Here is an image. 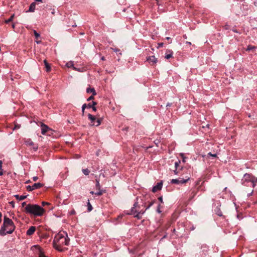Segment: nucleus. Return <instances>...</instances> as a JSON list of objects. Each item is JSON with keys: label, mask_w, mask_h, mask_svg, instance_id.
I'll return each instance as SVG.
<instances>
[{"label": "nucleus", "mask_w": 257, "mask_h": 257, "mask_svg": "<svg viewBox=\"0 0 257 257\" xmlns=\"http://www.w3.org/2000/svg\"><path fill=\"white\" fill-rule=\"evenodd\" d=\"M171 105H172V103H168L167 104L166 106H167V107L170 106Z\"/></svg>", "instance_id": "obj_45"}, {"label": "nucleus", "mask_w": 257, "mask_h": 257, "mask_svg": "<svg viewBox=\"0 0 257 257\" xmlns=\"http://www.w3.org/2000/svg\"><path fill=\"white\" fill-rule=\"evenodd\" d=\"M44 63L45 64V66L46 67V71L47 72H50L51 71V67L49 65V64L48 63L46 60H45L44 61Z\"/></svg>", "instance_id": "obj_19"}, {"label": "nucleus", "mask_w": 257, "mask_h": 257, "mask_svg": "<svg viewBox=\"0 0 257 257\" xmlns=\"http://www.w3.org/2000/svg\"><path fill=\"white\" fill-rule=\"evenodd\" d=\"M96 187L97 188V189H98V190H100V185H99V181L97 180H96Z\"/></svg>", "instance_id": "obj_32"}, {"label": "nucleus", "mask_w": 257, "mask_h": 257, "mask_svg": "<svg viewBox=\"0 0 257 257\" xmlns=\"http://www.w3.org/2000/svg\"><path fill=\"white\" fill-rule=\"evenodd\" d=\"M194 229H195V227H194V226H192V227H191V228H190V229H191V230H194Z\"/></svg>", "instance_id": "obj_50"}, {"label": "nucleus", "mask_w": 257, "mask_h": 257, "mask_svg": "<svg viewBox=\"0 0 257 257\" xmlns=\"http://www.w3.org/2000/svg\"><path fill=\"white\" fill-rule=\"evenodd\" d=\"M114 51H115L116 52H119V51H120V50H119V49H115L114 50Z\"/></svg>", "instance_id": "obj_46"}, {"label": "nucleus", "mask_w": 257, "mask_h": 257, "mask_svg": "<svg viewBox=\"0 0 257 257\" xmlns=\"http://www.w3.org/2000/svg\"><path fill=\"white\" fill-rule=\"evenodd\" d=\"M101 118H98L96 120L97 124H95V125L97 126L101 124Z\"/></svg>", "instance_id": "obj_28"}, {"label": "nucleus", "mask_w": 257, "mask_h": 257, "mask_svg": "<svg viewBox=\"0 0 257 257\" xmlns=\"http://www.w3.org/2000/svg\"><path fill=\"white\" fill-rule=\"evenodd\" d=\"M38 247H39V251L40 252V251H42L41 250H40V248L39 247V246H38Z\"/></svg>", "instance_id": "obj_58"}, {"label": "nucleus", "mask_w": 257, "mask_h": 257, "mask_svg": "<svg viewBox=\"0 0 257 257\" xmlns=\"http://www.w3.org/2000/svg\"><path fill=\"white\" fill-rule=\"evenodd\" d=\"M256 48H257L256 47L249 45L247 46V48L246 49V51H250L251 50H255Z\"/></svg>", "instance_id": "obj_21"}, {"label": "nucleus", "mask_w": 257, "mask_h": 257, "mask_svg": "<svg viewBox=\"0 0 257 257\" xmlns=\"http://www.w3.org/2000/svg\"><path fill=\"white\" fill-rule=\"evenodd\" d=\"M164 237H165V235H164L163 237H162V239L163 238H164Z\"/></svg>", "instance_id": "obj_62"}, {"label": "nucleus", "mask_w": 257, "mask_h": 257, "mask_svg": "<svg viewBox=\"0 0 257 257\" xmlns=\"http://www.w3.org/2000/svg\"><path fill=\"white\" fill-rule=\"evenodd\" d=\"M49 204H50V203H48V202H42V205H43V206H45V205H49Z\"/></svg>", "instance_id": "obj_37"}, {"label": "nucleus", "mask_w": 257, "mask_h": 257, "mask_svg": "<svg viewBox=\"0 0 257 257\" xmlns=\"http://www.w3.org/2000/svg\"><path fill=\"white\" fill-rule=\"evenodd\" d=\"M173 52L171 50H167L165 54V58L166 59H169L171 58H173Z\"/></svg>", "instance_id": "obj_9"}, {"label": "nucleus", "mask_w": 257, "mask_h": 257, "mask_svg": "<svg viewBox=\"0 0 257 257\" xmlns=\"http://www.w3.org/2000/svg\"><path fill=\"white\" fill-rule=\"evenodd\" d=\"M12 27H13V28H15V24L12 25Z\"/></svg>", "instance_id": "obj_56"}, {"label": "nucleus", "mask_w": 257, "mask_h": 257, "mask_svg": "<svg viewBox=\"0 0 257 257\" xmlns=\"http://www.w3.org/2000/svg\"><path fill=\"white\" fill-rule=\"evenodd\" d=\"M25 143L27 146H33V148L34 150V151H36L38 149V146L35 145L34 143L30 139H28L27 141H25Z\"/></svg>", "instance_id": "obj_8"}, {"label": "nucleus", "mask_w": 257, "mask_h": 257, "mask_svg": "<svg viewBox=\"0 0 257 257\" xmlns=\"http://www.w3.org/2000/svg\"><path fill=\"white\" fill-rule=\"evenodd\" d=\"M14 17H15V15L14 14L12 16H11V17L8 20H6L5 21V23L7 24H8L10 22H12L13 20Z\"/></svg>", "instance_id": "obj_22"}, {"label": "nucleus", "mask_w": 257, "mask_h": 257, "mask_svg": "<svg viewBox=\"0 0 257 257\" xmlns=\"http://www.w3.org/2000/svg\"><path fill=\"white\" fill-rule=\"evenodd\" d=\"M158 190H161V182H158L152 189V192L155 193Z\"/></svg>", "instance_id": "obj_14"}, {"label": "nucleus", "mask_w": 257, "mask_h": 257, "mask_svg": "<svg viewBox=\"0 0 257 257\" xmlns=\"http://www.w3.org/2000/svg\"><path fill=\"white\" fill-rule=\"evenodd\" d=\"M101 59H102V60H105L104 57H102L101 58Z\"/></svg>", "instance_id": "obj_57"}, {"label": "nucleus", "mask_w": 257, "mask_h": 257, "mask_svg": "<svg viewBox=\"0 0 257 257\" xmlns=\"http://www.w3.org/2000/svg\"><path fill=\"white\" fill-rule=\"evenodd\" d=\"M102 194H103L102 190H99L98 192L95 193V195H96L97 196H100V195H102Z\"/></svg>", "instance_id": "obj_30"}, {"label": "nucleus", "mask_w": 257, "mask_h": 257, "mask_svg": "<svg viewBox=\"0 0 257 257\" xmlns=\"http://www.w3.org/2000/svg\"><path fill=\"white\" fill-rule=\"evenodd\" d=\"M36 2L32 3L30 7L29 10L26 12H34L36 8Z\"/></svg>", "instance_id": "obj_12"}, {"label": "nucleus", "mask_w": 257, "mask_h": 257, "mask_svg": "<svg viewBox=\"0 0 257 257\" xmlns=\"http://www.w3.org/2000/svg\"><path fill=\"white\" fill-rule=\"evenodd\" d=\"M86 92L88 93H92L93 95H96V92L94 88H88L86 89Z\"/></svg>", "instance_id": "obj_18"}, {"label": "nucleus", "mask_w": 257, "mask_h": 257, "mask_svg": "<svg viewBox=\"0 0 257 257\" xmlns=\"http://www.w3.org/2000/svg\"><path fill=\"white\" fill-rule=\"evenodd\" d=\"M36 42H37V43H38V44H40V43H41V41L37 40V41H36Z\"/></svg>", "instance_id": "obj_47"}, {"label": "nucleus", "mask_w": 257, "mask_h": 257, "mask_svg": "<svg viewBox=\"0 0 257 257\" xmlns=\"http://www.w3.org/2000/svg\"><path fill=\"white\" fill-rule=\"evenodd\" d=\"M43 184L40 183H35L32 185V189L35 190L39 189L43 186Z\"/></svg>", "instance_id": "obj_16"}, {"label": "nucleus", "mask_w": 257, "mask_h": 257, "mask_svg": "<svg viewBox=\"0 0 257 257\" xmlns=\"http://www.w3.org/2000/svg\"><path fill=\"white\" fill-rule=\"evenodd\" d=\"M35 231H36V227L32 226L27 230L26 234L27 235L30 236V235H32L33 234H34V233L35 232Z\"/></svg>", "instance_id": "obj_10"}, {"label": "nucleus", "mask_w": 257, "mask_h": 257, "mask_svg": "<svg viewBox=\"0 0 257 257\" xmlns=\"http://www.w3.org/2000/svg\"><path fill=\"white\" fill-rule=\"evenodd\" d=\"M233 31L235 33H238V32L236 30H233Z\"/></svg>", "instance_id": "obj_53"}, {"label": "nucleus", "mask_w": 257, "mask_h": 257, "mask_svg": "<svg viewBox=\"0 0 257 257\" xmlns=\"http://www.w3.org/2000/svg\"><path fill=\"white\" fill-rule=\"evenodd\" d=\"M133 206V207L132 208L130 211H127L126 214L133 215L134 217H137L138 219H140L141 218V215L143 213H142L141 211L140 210V207L138 204V202H136Z\"/></svg>", "instance_id": "obj_5"}, {"label": "nucleus", "mask_w": 257, "mask_h": 257, "mask_svg": "<svg viewBox=\"0 0 257 257\" xmlns=\"http://www.w3.org/2000/svg\"><path fill=\"white\" fill-rule=\"evenodd\" d=\"M161 46H162V47L163 46V43H162Z\"/></svg>", "instance_id": "obj_60"}, {"label": "nucleus", "mask_w": 257, "mask_h": 257, "mask_svg": "<svg viewBox=\"0 0 257 257\" xmlns=\"http://www.w3.org/2000/svg\"><path fill=\"white\" fill-rule=\"evenodd\" d=\"M75 213L74 210L72 211L71 214H74Z\"/></svg>", "instance_id": "obj_51"}, {"label": "nucleus", "mask_w": 257, "mask_h": 257, "mask_svg": "<svg viewBox=\"0 0 257 257\" xmlns=\"http://www.w3.org/2000/svg\"><path fill=\"white\" fill-rule=\"evenodd\" d=\"M3 174V172L0 170V176L2 175Z\"/></svg>", "instance_id": "obj_49"}, {"label": "nucleus", "mask_w": 257, "mask_h": 257, "mask_svg": "<svg viewBox=\"0 0 257 257\" xmlns=\"http://www.w3.org/2000/svg\"><path fill=\"white\" fill-rule=\"evenodd\" d=\"M255 203H257V201L255 202Z\"/></svg>", "instance_id": "obj_63"}, {"label": "nucleus", "mask_w": 257, "mask_h": 257, "mask_svg": "<svg viewBox=\"0 0 257 257\" xmlns=\"http://www.w3.org/2000/svg\"><path fill=\"white\" fill-rule=\"evenodd\" d=\"M22 205L23 207H24L25 206L26 207V206L28 205V204H27L25 202H24L23 203H22Z\"/></svg>", "instance_id": "obj_40"}, {"label": "nucleus", "mask_w": 257, "mask_h": 257, "mask_svg": "<svg viewBox=\"0 0 257 257\" xmlns=\"http://www.w3.org/2000/svg\"><path fill=\"white\" fill-rule=\"evenodd\" d=\"M87 107L88 108H92L93 107V103L91 104V103H89V104H88Z\"/></svg>", "instance_id": "obj_39"}, {"label": "nucleus", "mask_w": 257, "mask_h": 257, "mask_svg": "<svg viewBox=\"0 0 257 257\" xmlns=\"http://www.w3.org/2000/svg\"><path fill=\"white\" fill-rule=\"evenodd\" d=\"M196 195V192L195 191H192L191 193V196L190 197L189 200H192L195 196Z\"/></svg>", "instance_id": "obj_23"}, {"label": "nucleus", "mask_w": 257, "mask_h": 257, "mask_svg": "<svg viewBox=\"0 0 257 257\" xmlns=\"http://www.w3.org/2000/svg\"><path fill=\"white\" fill-rule=\"evenodd\" d=\"M147 61L149 63H152V64H154L157 62V58H155L154 56H150L148 58H147Z\"/></svg>", "instance_id": "obj_13"}, {"label": "nucleus", "mask_w": 257, "mask_h": 257, "mask_svg": "<svg viewBox=\"0 0 257 257\" xmlns=\"http://www.w3.org/2000/svg\"><path fill=\"white\" fill-rule=\"evenodd\" d=\"M38 177H37V176H36V177H34L33 178V180H34V181H36L38 180Z\"/></svg>", "instance_id": "obj_42"}, {"label": "nucleus", "mask_w": 257, "mask_h": 257, "mask_svg": "<svg viewBox=\"0 0 257 257\" xmlns=\"http://www.w3.org/2000/svg\"><path fill=\"white\" fill-rule=\"evenodd\" d=\"M88 117L89 119L91 121V125H95L96 117L95 116L92 115V114L89 113L88 114Z\"/></svg>", "instance_id": "obj_11"}, {"label": "nucleus", "mask_w": 257, "mask_h": 257, "mask_svg": "<svg viewBox=\"0 0 257 257\" xmlns=\"http://www.w3.org/2000/svg\"><path fill=\"white\" fill-rule=\"evenodd\" d=\"M37 2H42V0H35Z\"/></svg>", "instance_id": "obj_54"}, {"label": "nucleus", "mask_w": 257, "mask_h": 257, "mask_svg": "<svg viewBox=\"0 0 257 257\" xmlns=\"http://www.w3.org/2000/svg\"><path fill=\"white\" fill-rule=\"evenodd\" d=\"M69 243V239L67 233L65 232L59 233L55 235L53 239V243L54 247L59 251H64L66 248L63 247V245H68Z\"/></svg>", "instance_id": "obj_1"}, {"label": "nucleus", "mask_w": 257, "mask_h": 257, "mask_svg": "<svg viewBox=\"0 0 257 257\" xmlns=\"http://www.w3.org/2000/svg\"><path fill=\"white\" fill-rule=\"evenodd\" d=\"M16 198L19 200H23L26 198L27 196L24 195L19 196V195H16L15 196Z\"/></svg>", "instance_id": "obj_20"}, {"label": "nucleus", "mask_w": 257, "mask_h": 257, "mask_svg": "<svg viewBox=\"0 0 257 257\" xmlns=\"http://www.w3.org/2000/svg\"><path fill=\"white\" fill-rule=\"evenodd\" d=\"M253 192V190H251V192H250V193H248V194H247V196H248V197L250 196L252 194Z\"/></svg>", "instance_id": "obj_41"}, {"label": "nucleus", "mask_w": 257, "mask_h": 257, "mask_svg": "<svg viewBox=\"0 0 257 257\" xmlns=\"http://www.w3.org/2000/svg\"><path fill=\"white\" fill-rule=\"evenodd\" d=\"M252 180H253L252 184H255V183L256 182H257V178H256V177H255L254 176V179H252Z\"/></svg>", "instance_id": "obj_36"}, {"label": "nucleus", "mask_w": 257, "mask_h": 257, "mask_svg": "<svg viewBox=\"0 0 257 257\" xmlns=\"http://www.w3.org/2000/svg\"><path fill=\"white\" fill-rule=\"evenodd\" d=\"M208 156H212L213 157H216L217 155L216 154H212L211 152H209L207 154Z\"/></svg>", "instance_id": "obj_31"}, {"label": "nucleus", "mask_w": 257, "mask_h": 257, "mask_svg": "<svg viewBox=\"0 0 257 257\" xmlns=\"http://www.w3.org/2000/svg\"><path fill=\"white\" fill-rule=\"evenodd\" d=\"M82 172L85 175H88L89 173H90V171L89 170H88L87 169H83L82 170Z\"/></svg>", "instance_id": "obj_25"}, {"label": "nucleus", "mask_w": 257, "mask_h": 257, "mask_svg": "<svg viewBox=\"0 0 257 257\" xmlns=\"http://www.w3.org/2000/svg\"><path fill=\"white\" fill-rule=\"evenodd\" d=\"M20 127V125L19 124H15L14 129H19Z\"/></svg>", "instance_id": "obj_38"}, {"label": "nucleus", "mask_w": 257, "mask_h": 257, "mask_svg": "<svg viewBox=\"0 0 257 257\" xmlns=\"http://www.w3.org/2000/svg\"><path fill=\"white\" fill-rule=\"evenodd\" d=\"M96 104L97 103L95 101H93V107H92V108L94 111H96V107L95 106Z\"/></svg>", "instance_id": "obj_27"}, {"label": "nucleus", "mask_w": 257, "mask_h": 257, "mask_svg": "<svg viewBox=\"0 0 257 257\" xmlns=\"http://www.w3.org/2000/svg\"><path fill=\"white\" fill-rule=\"evenodd\" d=\"M45 209L36 204H29L25 208V212L35 216H41L44 213Z\"/></svg>", "instance_id": "obj_3"}, {"label": "nucleus", "mask_w": 257, "mask_h": 257, "mask_svg": "<svg viewBox=\"0 0 257 257\" xmlns=\"http://www.w3.org/2000/svg\"><path fill=\"white\" fill-rule=\"evenodd\" d=\"M175 167H176L178 165V162H175Z\"/></svg>", "instance_id": "obj_48"}, {"label": "nucleus", "mask_w": 257, "mask_h": 257, "mask_svg": "<svg viewBox=\"0 0 257 257\" xmlns=\"http://www.w3.org/2000/svg\"><path fill=\"white\" fill-rule=\"evenodd\" d=\"M49 130V128L47 125H46L44 124H42L41 130H42V134L43 135H45Z\"/></svg>", "instance_id": "obj_15"}, {"label": "nucleus", "mask_w": 257, "mask_h": 257, "mask_svg": "<svg viewBox=\"0 0 257 257\" xmlns=\"http://www.w3.org/2000/svg\"><path fill=\"white\" fill-rule=\"evenodd\" d=\"M158 201H157V200H154L153 201H152L150 202L149 207H150V206H152L155 203L157 204V212H158L159 213H161V210H160L161 196L159 197L158 198Z\"/></svg>", "instance_id": "obj_7"}, {"label": "nucleus", "mask_w": 257, "mask_h": 257, "mask_svg": "<svg viewBox=\"0 0 257 257\" xmlns=\"http://www.w3.org/2000/svg\"><path fill=\"white\" fill-rule=\"evenodd\" d=\"M158 45H159V46H161V44L160 43H158Z\"/></svg>", "instance_id": "obj_61"}, {"label": "nucleus", "mask_w": 257, "mask_h": 257, "mask_svg": "<svg viewBox=\"0 0 257 257\" xmlns=\"http://www.w3.org/2000/svg\"><path fill=\"white\" fill-rule=\"evenodd\" d=\"M33 33H34V35L35 36L36 39L38 40V38L40 37V35L39 33H38L36 32V31H35V30L33 31Z\"/></svg>", "instance_id": "obj_24"}, {"label": "nucleus", "mask_w": 257, "mask_h": 257, "mask_svg": "<svg viewBox=\"0 0 257 257\" xmlns=\"http://www.w3.org/2000/svg\"><path fill=\"white\" fill-rule=\"evenodd\" d=\"M186 44H189V45H191V42H186Z\"/></svg>", "instance_id": "obj_52"}, {"label": "nucleus", "mask_w": 257, "mask_h": 257, "mask_svg": "<svg viewBox=\"0 0 257 257\" xmlns=\"http://www.w3.org/2000/svg\"><path fill=\"white\" fill-rule=\"evenodd\" d=\"M189 177H187L185 179L181 178H179L178 179H173L171 180V183L172 184H184L186 183L189 180Z\"/></svg>", "instance_id": "obj_6"}, {"label": "nucleus", "mask_w": 257, "mask_h": 257, "mask_svg": "<svg viewBox=\"0 0 257 257\" xmlns=\"http://www.w3.org/2000/svg\"><path fill=\"white\" fill-rule=\"evenodd\" d=\"M166 39L168 41V44H170L172 43V40L171 39V38L168 37L166 38Z\"/></svg>", "instance_id": "obj_34"}, {"label": "nucleus", "mask_w": 257, "mask_h": 257, "mask_svg": "<svg viewBox=\"0 0 257 257\" xmlns=\"http://www.w3.org/2000/svg\"><path fill=\"white\" fill-rule=\"evenodd\" d=\"M15 227L13 221L6 216H5L4 223L0 229V235L5 236L7 234H12L14 232Z\"/></svg>", "instance_id": "obj_2"}, {"label": "nucleus", "mask_w": 257, "mask_h": 257, "mask_svg": "<svg viewBox=\"0 0 257 257\" xmlns=\"http://www.w3.org/2000/svg\"><path fill=\"white\" fill-rule=\"evenodd\" d=\"M2 161L0 160V170H2Z\"/></svg>", "instance_id": "obj_43"}, {"label": "nucleus", "mask_w": 257, "mask_h": 257, "mask_svg": "<svg viewBox=\"0 0 257 257\" xmlns=\"http://www.w3.org/2000/svg\"><path fill=\"white\" fill-rule=\"evenodd\" d=\"M27 190H28V191H32V190H33V189H32V186H30V185H29V186H28L27 187Z\"/></svg>", "instance_id": "obj_33"}, {"label": "nucleus", "mask_w": 257, "mask_h": 257, "mask_svg": "<svg viewBox=\"0 0 257 257\" xmlns=\"http://www.w3.org/2000/svg\"><path fill=\"white\" fill-rule=\"evenodd\" d=\"M90 193H91V194H95V193H94L93 191H91V192H90Z\"/></svg>", "instance_id": "obj_55"}, {"label": "nucleus", "mask_w": 257, "mask_h": 257, "mask_svg": "<svg viewBox=\"0 0 257 257\" xmlns=\"http://www.w3.org/2000/svg\"><path fill=\"white\" fill-rule=\"evenodd\" d=\"M87 205H88V210L89 211H90L92 210V207L91 206V205L90 204L89 201H88V204H87Z\"/></svg>", "instance_id": "obj_29"}, {"label": "nucleus", "mask_w": 257, "mask_h": 257, "mask_svg": "<svg viewBox=\"0 0 257 257\" xmlns=\"http://www.w3.org/2000/svg\"><path fill=\"white\" fill-rule=\"evenodd\" d=\"M174 172H175V174H177V172H176L175 171H174Z\"/></svg>", "instance_id": "obj_59"}, {"label": "nucleus", "mask_w": 257, "mask_h": 257, "mask_svg": "<svg viewBox=\"0 0 257 257\" xmlns=\"http://www.w3.org/2000/svg\"><path fill=\"white\" fill-rule=\"evenodd\" d=\"M252 179H254V176L250 174L245 173L241 180L242 185L254 188L255 184H252Z\"/></svg>", "instance_id": "obj_4"}, {"label": "nucleus", "mask_w": 257, "mask_h": 257, "mask_svg": "<svg viewBox=\"0 0 257 257\" xmlns=\"http://www.w3.org/2000/svg\"><path fill=\"white\" fill-rule=\"evenodd\" d=\"M215 214L219 216H223V214L220 208L217 207L214 210Z\"/></svg>", "instance_id": "obj_17"}, {"label": "nucleus", "mask_w": 257, "mask_h": 257, "mask_svg": "<svg viewBox=\"0 0 257 257\" xmlns=\"http://www.w3.org/2000/svg\"><path fill=\"white\" fill-rule=\"evenodd\" d=\"M67 65L68 67H70L71 66V64L70 63H67Z\"/></svg>", "instance_id": "obj_44"}, {"label": "nucleus", "mask_w": 257, "mask_h": 257, "mask_svg": "<svg viewBox=\"0 0 257 257\" xmlns=\"http://www.w3.org/2000/svg\"><path fill=\"white\" fill-rule=\"evenodd\" d=\"M94 95H92L91 96H90L88 99H87V101H90L91 100H93L94 99Z\"/></svg>", "instance_id": "obj_35"}, {"label": "nucleus", "mask_w": 257, "mask_h": 257, "mask_svg": "<svg viewBox=\"0 0 257 257\" xmlns=\"http://www.w3.org/2000/svg\"><path fill=\"white\" fill-rule=\"evenodd\" d=\"M87 107V105L86 103L84 104L82 106V115H84V110L85 108Z\"/></svg>", "instance_id": "obj_26"}]
</instances>
